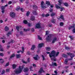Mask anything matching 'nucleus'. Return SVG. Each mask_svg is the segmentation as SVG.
<instances>
[{"label": "nucleus", "instance_id": "dca6fc26", "mask_svg": "<svg viewBox=\"0 0 75 75\" xmlns=\"http://www.w3.org/2000/svg\"><path fill=\"white\" fill-rule=\"evenodd\" d=\"M33 8H34L35 10H38L37 6L35 5H33Z\"/></svg>", "mask_w": 75, "mask_h": 75}, {"label": "nucleus", "instance_id": "473e14b6", "mask_svg": "<svg viewBox=\"0 0 75 75\" xmlns=\"http://www.w3.org/2000/svg\"><path fill=\"white\" fill-rule=\"evenodd\" d=\"M1 45L0 44V51H3V49L1 48Z\"/></svg>", "mask_w": 75, "mask_h": 75}, {"label": "nucleus", "instance_id": "2eb2a0df", "mask_svg": "<svg viewBox=\"0 0 75 75\" xmlns=\"http://www.w3.org/2000/svg\"><path fill=\"white\" fill-rule=\"evenodd\" d=\"M75 27V24H74L73 26H70L68 28L69 30H71V28H72Z\"/></svg>", "mask_w": 75, "mask_h": 75}, {"label": "nucleus", "instance_id": "6e6552de", "mask_svg": "<svg viewBox=\"0 0 75 75\" xmlns=\"http://www.w3.org/2000/svg\"><path fill=\"white\" fill-rule=\"evenodd\" d=\"M41 28V26L40 24L37 23L35 25V28Z\"/></svg>", "mask_w": 75, "mask_h": 75}, {"label": "nucleus", "instance_id": "13d9d810", "mask_svg": "<svg viewBox=\"0 0 75 75\" xmlns=\"http://www.w3.org/2000/svg\"><path fill=\"white\" fill-rule=\"evenodd\" d=\"M6 38V37H5V35H4L3 36V38H1V39H4Z\"/></svg>", "mask_w": 75, "mask_h": 75}, {"label": "nucleus", "instance_id": "c9c22d12", "mask_svg": "<svg viewBox=\"0 0 75 75\" xmlns=\"http://www.w3.org/2000/svg\"><path fill=\"white\" fill-rule=\"evenodd\" d=\"M55 19H53L52 20V23H55Z\"/></svg>", "mask_w": 75, "mask_h": 75}, {"label": "nucleus", "instance_id": "f3484780", "mask_svg": "<svg viewBox=\"0 0 75 75\" xmlns=\"http://www.w3.org/2000/svg\"><path fill=\"white\" fill-rule=\"evenodd\" d=\"M35 20V17L33 16H32L30 17V20L32 21H34Z\"/></svg>", "mask_w": 75, "mask_h": 75}, {"label": "nucleus", "instance_id": "423d86ee", "mask_svg": "<svg viewBox=\"0 0 75 75\" xmlns=\"http://www.w3.org/2000/svg\"><path fill=\"white\" fill-rule=\"evenodd\" d=\"M22 51L21 50L18 51H17V53L18 54H19L20 53V52H21L22 54H23V53H24V47H22Z\"/></svg>", "mask_w": 75, "mask_h": 75}, {"label": "nucleus", "instance_id": "774afa93", "mask_svg": "<svg viewBox=\"0 0 75 75\" xmlns=\"http://www.w3.org/2000/svg\"><path fill=\"white\" fill-rule=\"evenodd\" d=\"M73 33H75V29H73Z\"/></svg>", "mask_w": 75, "mask_h": 75}, {"label": "nucleus", "instance_id": "bf43d9fd", "mask_svg": "<svg viewBox=\"0 0 75 75\" xmlns=\"http://www.w3.org/2000/svg\"><path fill=\"white\" fill-rule=\"evenodd\" d=\"M0 55L1 56H3V54L1 53H0Z\"/></svg>", "mask_w": 75, "mask_h": 75}, {"label": "nucleus", "instance_id": "79ce46f5", "mask_svg": "<svg viewBox=\"0 0 75 75\" xmlns=\"http://www.w3.org/2000/svg\"><path fill=\"white\" fill-rule=\"evenodd\" d=\"M51 16H52V17H53V16H55V13H52L51 15Z\"/></svg>", "mask_w": 75, "mask_h": 75}, {"label": "nucleus", "instance_id": "3c124183", "mask_svg": "<svg viewBox=\"0 0 75 75\" xmlns=\"http://www.w3.org/2000/svg\"><path fill=\"white\" fill-rule=\"evenodd\" d=\"M22 62L23 64H27V62H25V61H22Z\"/></svg>", "mask_w": 75, "mask_h": 75}, {"label": "nucleus", "instance_id": "39448f33", "mask_svg": "<svg viewBox=\"0 0 75 75\" xmlns=\"http://www.w3.org/2000/svg\"><path fill=\"white\" fill-rule=\"evenodd\" d=\"M56 7L57 8H60L61 11H64V8H60V7L59 6L57 5H56Z\"/></svg>", "mask_w": 75, "mask_h": 75}, {"label": "nucleus", "instance_id": "de8ad7c7", "mask_svg": "<svg viewBox=\"0 0 75 75\" xmlns=\"http://www.w3.org/2000/svg\"><path fill=\"white\" fill-rule=\"evenodd\" d=\"M5 72V70H3L1 74H4V72Z\"/></svg>", "mask_w": 75, "mask_h": 75}, {"label": "nucleus", "instance_id": "58836bf2", "mask_svg": "<svg viewBox=\"0 0 75 75\" xmlns=\"http://www.w3.org/2000/svg\"><path fill=\"white\" fill-rule=\"evenodd\" d=\"M20 26H16V28L17 29V30H18H18L19 29V28H20Z\"/></svg>", "mask_w": 75, "mask_h": 75}, {"label": "nucleus", "instance_id": "6ab92c4d", "mask_svg": "<svg viewBox=\"0 0 75 75\" xmlns=\"http://www.w3.org/2000/svg\"><path fill=\"white\" fill-rule=\"evenodd\" d=\"M33 58L35 60H37V59L39 58V57L38 56V55H37L36 57H34Z\"/></svg>", "mask_w": 75, "mask_h": 75}, {"label": "nucleus", "instance_id": "680f3d73", "mask_svg": "<svg viewBox=\"0 0 75 75\" xmlns=\"http://www.w3.org/2000/svg\"><path fill=\"white\" fill-rule=\"evenodd\" d=\"M21 10L22 11H24V10L22 8H21Z\"/></svg>", "mask_w": 75, "mask_h": 75}, {"label": "nucleus", "instance_id": "0e129e2a", "mask_svg": "<svg viewBox=\"0 0 75 75\" xmlns=\"http://www.w3.org/2000/svg\"><path fill=\"white\" fill-rule=\"evenodd\" d=\"M65 48L66 49V50H68V49H69V47H65Z\"/></svg>", "mask_w": 75, "mask_h": 75}, {"label": "nucleus", "instance_id": "9d476101", "mask_svg": "<svg viewBox=\"0 0 75 75\" xmlns=\"http://www.w3.org/2000/svg\"><path fill=\"white\" fill-rule=\"evenodd\" d=\"M42 72H45L44 71L42 70V68H40V70L39 71L38 73L39 74H41Z\"/></svg>", "mask_w": 75, "mask_h": 75}, {"label": "nucleus", "instance_id": "bb28decb", "mask_svg": "<svg viewBox=\"0 0 75 75\" xmlns=\"http://www.w3.org/2000/svg\"><path fill=\"white\" fill-rule=\"evenodd\" d=\"M46 4L47 5H48V6H50V3L49 1H46Z\"/></svg>", "mask_w": 75, "mask_h": 75}, {"label": "nucleus", "instance_id": "aec40b11", "mask_svg": "<svg viewBox=\"0 0 75 75\" xmlns=\"http://www.w3.org/2000/svg\"><path fill=\"white\" fill-rule=\"evenodd\" d=\"M28 71V68H24L23 70V71H24L25 72H27V71Z\"/></svg>", "mask_w": 75, "mask_h": 75}, {"label": "nucleus", "instance_id": "f03ea898", "mask_svg": "<svg viewBox=\"0 0 75 75\" xmlns=\"http://www.w3.org/2000/svg\"><path fill=\"white\" fill-rule=\"evenodd\" d=\"M59 52H57L55 54V51L54 50H53L51 52V53L49 54L50 57L52 59L54 58L55 57H57L59 54Z\"/></svg>", "mask_w": 75, "mask_h": 75}, {"label": "nucleus", "instance_id": "052dcab7", "mask_svg": "<svg viewBox=\"0 0 75 75\" xmlns=\"http://www.w3.org/2000/svg\"><path fill=\"white\" fill-rule=\"evenodd\" d=\"M49 11L50 12H51L52 11V9H49Z\"/></svg>", "mask_w": 75, "mask_h": 75}, {"label": "nucleus", "instance_id": "4be33fe9", "mask_svg": "<svg viewBox=\"0 0 75 75\" xmlns=\"http://www.w3.org/2000/svg\"><path fill=\"white\" fill-rule=\"evenodd\" d=\"M62 0H59L58 1V2L59 3V6H61V4L62 3Z\"/></svg>", "mask_w": 75, "mask_h": 75}, {"label": "nucleus", "instance_id": "393cba45", "mask_svg": "<svg viewBox=\"0 0 75 75\" xmlns=\"http://www.w3.org/2000/svg\"><path fill=\"white\" fill-rule=\"evenodd\" d=\"M64 4L66 7H68V4L67 3H64Z\"/></svg>", "mask_w": 75, "mask_h": 75}, {"label": "nucleus", "instance_id": "a211bd4d", "mask_svg": "<svg viewBox=\"0 0 75 75\" xmlns=\"http://www.w3.org/2000/svg\"><path fill=\"white\" fill-rule=\"evenodd\" d=\"M57 41V38L54 37V38L53 40L52 41V43H54L55 41Z\"/></svg>", "mask_w": 75, "mask_h": 75}, {"label": "nucleus", "instance_id": "f8f14e48", "mask_svg": "<svg viewBox=\"0 0 75 75\" xmlns=\"http://www.w3.org/2000/svg\"><path fill=\"white\" fill-rule=\"evenodd\" d=\"M13 31V29H12L11 31L8 32L7 34V36H9L10 35H11V34H12Z\"/></svg>", "mask_w": 75, "mask_h": 75}, {"label": "nucleus", "instance_id": "5fc2aeb1", "mask_svg": "<svg viewBox=\"0 0 75 75\" xmlns=\"http://www.w3.org/2000/svg\"><path fill=\"white\" fill-rule=\"evenodd\" d=\"M6 72H9V71H10V69H6Z\"/></svg>", "mask_w": 75, "mask_h": 75}, {"label": "nucleus", "instance_id": "f704fd0d", "mask_svg": "<svg viewBox=\"0 0 75 75\" xmlns=\"http://www.w3.org/2000/svg\"><path fill=\"white\" fill-rule=\"evenodd\" d=\"M23 23L25 24H27V21L26 20H24L23 21Z\"/></svg>", "mask_w": 75, "mask_h": 75}, {"label": "nucleus", "instance_id": "a18cd8bd", "mask_svg": "<svg viewBox=\"0 0 75 75\" xmlns=\"http://www.w3.org/2000/svg\"><path fill=\"white\" fill-rule=\"evenodd\" d=\"M20 35H23V32L21 31L20 32Z\"/></svg>", "mask_w": 75, "mask_h": 75}, {"label": "nucleus", "instance_id": "c756f323", "mask_svg": "<svg viewBox=\"0 0 75 75\" xmlns=\"http://www.w3.org/2000/svg\"><path fill=\"white\" fill-rule=\"evenodd\" d=\"M60 18H61V19H62V20H64V17H63V16H62V15H61L60 16Z\"/></svg>", "mask_w": 75, "mask_h": 75}, {"label": "nucleus", "instance_id": "09e8293b", "mask_svg": "<svg viewBox=\"0 0 75 75\" xmlns=\"http://www.w3.org/2000/svg\"><path fill=\"white\" fill-rule=\"evenodd\" d=\"M48 34H49V32L48 31H46L45 35H47Z\"/></svg>", "mask_w": 75, "mask_h": 75}, {"label": "nucleus", "instance_id": "72a5a7b5", "mask_svg": "<svg viewBox=\"0 0 75 75\" xmlns=\"http://www.w3.org/2000/svg\"><path fill=\"white\" fill-rule=\"evenodd\" d=\"M30 15V12L28 11L26 13V16L27 17L29 15Z\"/></svg>", "mask_w": 75, "mask_h": 75}, {"label": "nucleus", "instance_id": "1a4fd4ad", "mask_svg": "<svg viewBox=\"0 0 75 75\" xmlns=\"http://www.w3.org/2000/svg\"><path fill=\"white\" fill-rule=\"evenodd\" d=\"M44 2L43 1H42L41 2V7L42 8H45V7L44 6Z\"/></svg>", "mask_w": 75, "mask_h": 75}, {"label": "nucleus", "instance_id": "4468645a", "mask_svg": "<svg viewBox=\"0 0 75 75\" xmlns=\"http://www.w3.org/2000/svg\"><path fill=\"white\" fill-rule=\"evenodd\" d=\"M67 54L68 55H70L71 58H73V57H74V54H72L70 53H67Z\"/></svg>", "mask_w": 75, "mask_h": 75}, {"label": "nucleus", "instance_id": "49530a36", "mask_svg": "<svg viewBox=\"0 0 75 75\" xmlns=\"http://www.w3.org/2000/svg\"><path fill=\"white\" fill-rule=\"evenodd\" d=\"M69 38H70L71 39V40H73L74 39V38H73V37L71 36H69Z\"/></svg>", "mask_w": 75, "mask_h": 75}, {"label": "nucleus", "instance_id": "8fccbe9b", "mask_svg": "<svg viewBox=\"0 0 75 75\" xmlns=\"http://www.w3.org/2000/svg\"><path fill=\"white\" fill-rule=\"evenodd\" d=\"M42 58L43 60H45V58L44 57L43 55H42Z\"/></svg>", "mask_w": 75, "mask_h": 75}, {"label": "nucleus", "instance_id": "0eeeda50", "mask_svg": "<svg viewBox=\"0 0 75 75\" xmlns=\"http://www.w3.org/2000/svg\"><path fill=\"white\" fill-rule=\"evenodd\" d=\"M10 15L11 17L13 18V17H15V15H16V14H15V13L13 12H11L10 13Z\"/></svg>", "mask_w": 75, "mask_h": 75}, {"label": "nucleus", "instance_id": "37998d69", "mask_svg": "<svg viewBox=\"0 0 75 75\" xmlns=\"http://www.w3.org/2000/svg\"><path fill=\"white\" fill-rule=\"evenodd\" d=\"M50 16V14H48V13H47L45 15V16L46 17H48V16Z\"/></svg>", "mask_w": 75, "mask_h": 75}, {"label": "nucleus", "instance_id": "864d4df0", "mask_svg": "<svg viewBox=\"0 0 75 75\" xmlns=\"http://www.w3.org/2000/svg\"><path fill=\"white\" fill-rule=\"evenodd\" d=\"M12 3V2H11V1H9L8 2V4H11Z\"/></svg>", "mask_w": 75, "mask_h": 75}, {"label": "nucleus", "instance_id": "a878e982", "mask_svg": "<svg viewBox=\"0 0 75 75\" xmlns=\"http://www.w3.org/2000/svg\"><path fill=\"white\" fill-rule=\"evenodd\" d=\"M52 66L53 67H54V66H55V67H57V64L56 63H54L52 64Z\"/></svg>", "mask_w": 75, "mask_h": 75}, {"label": "nucleus", "instance_id": "f257e3e1", "mask_svg": "<svg viewBox=\"0 0 75 75\" xmlns=\"http://www.w3.org/2000/svg\"><path fill=\"white\" fill-rule=\"evenodd\" d=\"M59 52H57L55 54V51L54 50H53L51 52V53L49 54L50 57L52 59L54 58L55 57H57L59 54Z\"/></svg>", "mask_w": 75, "mask_h": 75}, {"label": "nucleus", "instance_id": "412c9836", "mask_svg": "<svg viewBox=\"0 0 75 75\" xmlns=\"http://www.w3.org/2000/svg\"><path fill=\"white\" fill-rule=\"evenodd\" d=\"M16 56L17 58H19L21 57V55L20 54H16Z\"/></svg>", "mask_w": 75, "mask_h": 75}, {"label": "nucleus", "instance_id": "4d7b16f0", "mask_svg": "<svg viewBox=\"0 0 75 75\" xmlns=\"http://www.w3.org/2000/svg\"><path fill=\"white\" fill-rule=\"evenodd\" d=\"M28 30L27 29H26L25 28L23 29V31H28Z\"/></svg>", "mask_w": 75, "mask_h": 75}, {"label": "nucleus", "instance_id": "e2e57ef3", "mask_svg": "<svg viewBox=\"0 0 75 75\" xmlns=\"http://www.w3.org/2000/svg\"><path fill=\"white\" fill-rule=\"evenodd\" d=\"M33 66L34 67H36V65L35 64H33Z\"/></svg>", "mask_w": 75, "mask_h": 75}, {"label": "nucleus", "instance_id": "5701e85b", "mask_svg": "<svg viewBox=\"0 0 75 75\" xmlns=\"http://www.w3.org/2000/svg\"><path fill=\"white\" fill-rule=\"evenodd\" d=\"M35 48V46L34 45H32V47L31 49V50H34V48Z\"/></svg>", "mask_w": 75, "mask_h": 75}, {"label": "nucleus", "instance_id": "20e7f679", "mask_svg": "<svg viewBox=\"0 0 75 75\" xmlns=\"http://www.w3.org/2000/svg\"><path fill=\"white\" fill-rule=\"evenodd\" d=\"M7 5H5L4 6H2V14H4V11H5L4 10V9H5V7H7Z\"/></svg>", "mask_w": 75, "mask_h": 75}, {"label": "nucleus", "instance_id": "ddd939ff", "mask_svg": "<svg viewBox=\"0 0 75 75\" xmlns=\"http://www.w3.org/2000/svg\"><path fill=\"white\" fill-rule=\"evenodd\" d=\"M44 46V43H41L38 46V48H41L42 47Z\"/></svg>", "mask_w": 75, "mask_h": 75}, {"label": "nucleus", "instance_id": "b1692460", "mask_svg": "<svg viewBox=\"0 0 75 75\" xmlns=\"http://www.w3.org/2000/svg\"><path fill=\"white\" fill-rule=\"evenodd\" d=\"M16 67H17V65H16L15 64H14L12 65V68L13 69H14Z\"/></svg>", "mask_w": 75, "mask_h": 75}, {"label": "nucleus", "instance_id": "cd10ccee", "mask_svg": "<svg viewBox=\"0 0 75 75\" xmlns=\"http://www.w3.org/2000/svg\"><path fill=\"white\" fill-rule=\"evenodd\" d=\"M46 50L47 51H50V50H51V48L49 47H47Z\"/></svg>", "mask_w": 75, "mask_h": 75}, {"label": "nucleus", "instance_id": "7ed1b4c3", "mask_svg": "<svg viewBox=\"0 0 75 75\" xmlns=\"http://www.w3.org/2000/svg\"><path fill=\"white\" fill-rule=\"evenodd\" d=\"M24 66H25V65H23L21 67V66H19V68L15 71L16 74H20V73L21 72H22L23 69V68H24Z\"/></svg>", "mask_w": 75, "mask_h": 75}, {"label": "nucleus", "instance_id": "9b49d317", "mask_svg": "<svg viewBox=\"0 0 75 75\" xmlns=\"http://www.w3.org/2000/svg\"><path fill=\"white\" fill-rule=\"evenodd\" d=\"M51 37V35H50L49 36H48V38H46V41H50Z\"/></svg>", "mask_w": 75, "mask_h": 75}, {"label": "nucleus", "instance_id": "c03bdc74", "mask_svg": "<svg viewBox=\"0 0 75 75\" xmlns=\"http://www.w3.org/2000/svg\"><path fill=\"white\" fill-rule=\"evenodd\" d=\"M8 65H9V63L8 62L6 64L5 66L6 67H8Z\"/></svg>", "mask_w": 75, "mask_h": 75}, {"label": "nucleus", "instance_id": "7c9ffc66", "mask_svg": "<svg viewBox=\"0 0 75 75\" xmlns=\"http://www.w3.org/2000/svg\"><path fill=\"white\" fill-rule=\"evenodd\" d=\"M15 57V54H13L10 57V58H13Z\"/></svg>", "mask_w": 75, "mask_h": 75}, {"label": "nucleus", "instance_id": "ea45409f", "mask_svg": "<svg viewBox=\"0 0 75 75\" xmlns=\"http://www.w3.org/2000/svg\"><path fill=\"white\" fill-rule=\"evenodd\" d=\"M60 26H62L64 25V23L63 22H61L60 23Z\"/></svg>", "mask_w": 75, "mask_h": 75}, {"label": "nucleus", "instance_id": "6e6d98bb", "mask_svg": "<svg viewBox=\"0 0 75 75\" xmlns=\"http://www.w3.org/2000/svg\"><path fill=\"white\" fill-rule=\"evenodd\" d=\"M30 58H28V59H27V61H28V62H30Z\"/></svg>", "mask_w": 75, "mask_h": 75}, {"label": "nucleus", "instance_id": "603ef678", "mask_svg": "<svg viewBox=\"0 0 75 75\" xmlns=\"http://www.w3.org/2000/svg\"><path fill=\"white\" fill-rule=\"evenodd\" d=\"M33 13L34 14H35V15H37V12L35 11L33 12Z\"/></svg>", "mask_w": 75, "mask_h": 75}, {"label": "nucleus", "instance_id": "a19ab883", "mask_svg": "<svg viewBox=\"0 0 75 75\" xmlns=\"http://www.w3.org/2000/svg\"><path fill=\"white\" fill-rule=\"evenodd\" d=\"M16 10H17V11H18V10H20V7H18L17 8H16Z\"/></svg>", "mask_w": 75, "mask_h": 75}, {"label": "nucleus", "instance_id": "c85d7f7f", "mask_svg": "<svg viewBox=\"0 0 75 75\" xmlns=\"http://www.w3.org/2000/svg\"><path fill=\"white\" fill-rule=\"evenodd\" d=\"M9 29V28L7 26H6L5 28V30L6 31H8V30Z\"/></svg>", "mask_w": 75, "mask_h": 75}, {"label": "nucleus", "instance_id": "2f4dec72", "mask_svg": "<svg viewBox=\"0 0 75 75\" xmlns=\"http://www.w3.org/2000/svg\"><path fill=\"white\" fill-rule=\"evenodd\" d=\"M0 62L1 63H4V60L1 59H0Z\"/></svg>", "mask_w": 75, "mask_h": 75}, {"label": "nucleus", "instance_id": "69168bd1", "mask_svg": "<svg viewBox=\"0 0 75 75\" xmlns=\"http://www.w3.org/2000/svg\"><path fill=\"white\" fill-rule=\"evenodd\" d=\"M54 72L55 74L57 75V71H54Z\"/></svg>", "mask_w": 75, "mask_h": 75}, {"label": "nucleus", "instance_id": "e433bc0d", "mask_svg": "<svg viewBox=\"0 0 75 75\" xmlns=\"http://www.w3.org/2000/svg\"><path fill=\"white\" fill-rule=\"evenodd\" d=\"M38 39L40 40H42V38H41V37H40L39 36H38Z\"/></svg>", "mask_w": 75, "mask_h": 75}, {"label": "nucleus", "instance_id": "338daca9", "mask_svg": "<svg viewBox=\"0 0 75 75\" xmlns=\"http://www.w3.org/2000/svg\"><path fill=\"white\" fill-rule=\"evenodd\" d=\"M53 7H54V5H50V7H51V8H52Z\"/></svg>", "mask_w": 75, "mask_h": 75}, {"label": "nucleus", "instance_id": "4c0bfd02", "mask_svg": "<svg viewBox=\"0 0 75 75\" xmlns=\"http://www.w3.org/2000/svg\"><path fill=\"white\" fill-rule=\"evenodd\" d=\"M67 62H68V59H66L65 60L64 63L65 64H67Z\"/></svg>", "mask_w": 75, "mask_h": 75}]
</instances>
